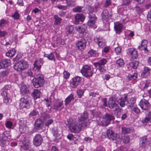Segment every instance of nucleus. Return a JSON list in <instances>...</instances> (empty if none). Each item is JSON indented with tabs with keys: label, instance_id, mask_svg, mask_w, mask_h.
Masks as SVG:
<instances>
[{
	"label": "nucleus",
	"instance_id": "f257e3e1",
	"mask_svg": "<svg viewBox=\"0 0 151 151\" xmlns=\"http://www.w3.org/2000/svg\"><path fill=\"white\" fill-rule=\"evenodd\" d=\"M67 122L69 126V129L71 132L78 133L86 128L83 125L80 124L78 121V123L75 120L72 118L68 119Z\"/></svg>",
	"mask_w": 151,
	"mask_h": 151
},
{
	"label": "nucleus",
	"instance_id": "f03ea898",
	"mask_svg": "<svg viewBox=\"0 0 151 151\" xmlns=\"http://www.w3.org/2000/svg\"><path fill=\"white\" fill-rule=\"evenodd\" d=\"M11 138V135L9 131L4 132L2 137H0V144L1 145L4 146L9 144V141Z\"/></svg>",
	"mask_w": 151,
	"mask_h": 151
},
{
	"label": "nucleus",
	"instance_id": "7ed1b4c3",
	"mask_svg": "<svg viewBox=\"0 0 151 151\" xmlns=\"http://www.w3.org/2000/svg\"><path fill=\"white\" fill-rule=\"evenodd\" d=\"M28 66L27 62L22 60L15 63L14 65L13 68L15 70L20 71L27 69Z\"/></svg>",
	"mask_w": 151,
	"mask_h": 151
},
{
	"label": "nucleus",
	"instance_id": "20e7f679",
	"mask_svg": "<svg viewBox=\"0 0 151 151\" xmlns=\"http://www.w3.org/2000/svg\"><path fill=\"white\" fill-rule=\"evenodd\" d=\"M32 83L35 88H38L43 86L44 83L43 76L38 74L37 76V78L33 79Z\"/></svg>",
	"mask_w": 151,
	"mask_h": 151
},
{
	"label": "nucleus",
	"instance_id": "39448f33",
	"mask_svg": "<svg viewBox=\"0 0 151 151\" xmlns=\"http://www.w3.org/2000/svg\"><path fill=\"white\" fill-rule=\"evenodd\" d=\"M88 115L86 111L82 113L80 118H78V121L80 124H82L87 127L90 124V122L88 119Z\"/></svg>",
	"mask_w": 151,
	"mask_h": 151
},
{
	"label": "nucleus",
	"instance_id": "423d86ee",
	"mask_svg": "<svg viewBox=\"0 0 151 151\" xmlns=\"http://www.w3.org/2000/svg\"><path fill=\"white\" fill-rule=\"evenodd\" d=\"M30 101V97H24L20 100L19 107L20 109L25 108H28L29 107V102Z\"/></svg>",
	"mask_w": 151,
	"mask_h": 151
},
{
	"label": "nucleus",
	"instance_id": "0eeeda50",
	"mask_svg": "<svg viewBox=\"0 0 151 151\" xmlns=\"http://www.w3.org/2000/svg\"><path fill=\"white\" fill-rule=\"evenodd\" d=\"M81 72L83 76L86 77L91 76L93 75V72L91 67L87 65L83 66L81 70Z\"/></svg>",
	"mask_w": 151,
	"mask_h": 151
},
{
	"label": "nucleus",
	"instance_id": "6e6552de",
	"mask_svg": "<svg viewBox=\"0 0 151 151\" xmlns=\"http://www.w3.org/2000/svg\"><path fill=\"white\" fill-rule=\"evenodd\" d=\"M20 140V144L21 147L24 150H27L29 148L30 143L26 137L22 136Z\"/></svg>",
	"mask_w": 151,
	"mask_h": 151
},
{
	"label": "nucleus",
	"instance_id": "1a4fd4ad",
	"mask_svg": "<svg viewBox=\"0 0 151 151\" xmlns=\"http://www.w3.org/2000/svg\"><path fill=\"white\" fill-rule=\"evenodd\" d=\"M114 116L112 115L106 114L103 116V120L102 122L103 125L106 126L110 124L111 121L114 119Z\"/></svg>",
	"mask_w": 151,
	"mask_h": 151
},
{
	"label": "nucleus",
	"instance_id": "9d476101",
	"mask_svg": "<svg viewBox=\"0 0 151 151\" xmlns=\"http://www.w3.org/2000/svg\"><path fill=\"white\" fill-rule=\"evenodd\" d=\"M86 41L84 38H82L76 43V47L78 50L83 51L86 45Z\"/></svg>",
	"mask_w": 151,
	"mask_h": 151
},
{
	"label": "nucleus",
	"instance_id": "9b49d317",
	"mask_svg": "<svg viewBox=\"0 0 151 151\" xmlns=\"http://www.w3.org/2000/svg\"><path fill=\"white\" fill-rule=\"evenodd\" d=\"M88 17L89 18V20L87 22L88 26L94 28H96V26L95 25V23L96 18L95 17V15L89 14L88 16Z\"/></svg>",
	"mask_w": 151,
	"mask_h": 151
},
{
	"label": "nucleus",
	"instance_id": "f8f14e48",
	"mask_svg": "<svg viewBox=\"0 0 151 151\" xmlns=\"http://www.w3.org/2000/svg\"><path fill=\"white\" fill-rule=\"evenodd\" d=\"M7 86H5L4 88L3 89V92L1 93V95L4 96V103L7 104L10 103L11 101V100L7 96L8 94V91L9 90L6 89Z\"/></svg>",
	"mask_w": 151,
	"mask_h": 151
},
{
	"label": "nucleus",
	"instance_id": "ddd939ff",
	"mask_svg": "<svg viewBox=\"0 0 151 151\" xmlns=\"http://www.w3.org/2000/svg\"><path fill=\"white\" fill-rule=\"evenodd\" d=\"M139 105L142 109L145 110H148L150 106V104L148 101L144 99L141 100L139 104Z\"/></svg>",
	"mask_w": 151,
	"mask_h": 151
},
{
	"label": "nucleus",
	"instance_id": "4468645a",
	"mask_svg": "<svg viewBox=\"0 0 151 151\" xmlns=\"http://www.w3.org/2000/svg\"><path fill=\"white\" fill-rule=\"evenodd\" d=\"M43 141V139L41 135L37 134L35 135L33 139V144L36 146H38L41 145Z\"/></svg>",
	"mask_w": 151,
	"mask_h": 151
},
{
	"label": "nucleus",
	"instance_id": "2eb2a0df",
	"mask_svg": "<svg viewBox=\"0 0 151 151\" xmlns=\"http://www.w3.org/2000/svg\"><path fill=\"white\" fill-rule=\"evenodd\" d=\"M73 82L70 83V86L73 88H75L79 85L81 81V78L79 76H76L73 78L72 79Z\"/></svg>",
	"mask_w": 151,
	"mask_h": 151
},
{
	"label": "nucleus",
	"instance_id": "dca6fc26",
	"mask_svg": "<svg viewBox=\"0 0 151 151\" xmlns=\"http://www.w3.org/2000/svg\"><path fill=\"white\" fill-rule=\"evenodd\" d=\"M128 53L130 55L131 58L133 59H135L138 57L137 52L134 48H130L128 49Z\"/></svg>",
	"mask_w": 151,
	"mask_h": 151
},
{
	"label": "nucleus",
	"instance_id": "f3484780",
	"mask_svg": "<svg viewBox=\"0 0 151 151\" xmlns=\"http://www.w3.org/2000/svg\"><path fill=\"white\" fill-rule=\"evenodd\" d=\"M148 44V42L146 40H143L142 41L141 44L138 47V49L139 50H144L145 52H147L148 50L147 49V45Z\"/></svg>",
	"mask_w": 151,
	"mask_h": 151
},
{
	"label": "nucleus",
	"instance_id": "a211bd4d",
	"mask_svg": "<svg viewBox=\"0 0 151 151\" xmlns=\"http://www.w3.org/2000/svg\"><path fill=\"white\" fill-rule=\"evenodd\" d=\"M106 135L110 139L114 140L116 139V134L114 133L111 130L108 129L107 131Z\"/></svg>",
	"mask_w": 151,
	"mask_h": 151
},
{
	"label": "nucleus",
	"instance_id": "6ab92c4d",
	"mask_svg": "<svg viewBox=\"0 0 151 151\" xmlns=\"http://www.w3.org/2000/svg\"><path fill=\"white\" fill-rule=\"evenodd\" d=\"M43 125V122L40 119L36 120L35 122V127L37 130H40L42 129Z\"/></svg>",
	"mask_w": 151,
	"mask_h": 151
},
{
	"label": "nucleus",
	"instance_id": "aec40b11",
	"mask_svg": "<svg viewBox=\"0 0 151 151\" xmlns=\"http://www.w3.org/2000/svg\"><path fill=\"white\" fill-rule=\"evenodd\" d=\"M75 22L76 24H78L79 21L83 22L85 19V17L82 14H77L75 17Z\"/></svg>",
	"mask_w": 151,
	"mask_h": 151
},
{
	"label": "nucleus",
	"instance_id": "412c9836",
	"mask_svg": "<svg viewBox=\"0 0 151 151\" xmlns=\"http://www.w3.org/2000/svg\"><path fill=\"white\" fill-rule=\"evenodd\" d=\"M102 18L103 22L105 20H109L110 19V15L109 14L108 11L106 9H104L102 14Z\"/></svg>",
	"mask_w": 151,
	"mask_h": 151
},
{
	"label": "nucleus",
	"instance_id": "4be33fe9",
	"mask_svg": "<svg viewBox=\"0 0 151 151\" xmlns=\"http://www.w3.org/2000/svg\"><path fill=\"white\" fill-rule=\"evenodd\" d=\"M147 142V140L146 137L145 136L141 138L139 143L140 147L142 148H145L147 146L146 144Z\"/></svg>",
	"mask_w": 151,
	"mask_h": 151
},
{
	"label": "nucleus",
	"instance_id": "5701e85b",
	"mask_svg": "<svg viewBox=\"0 0 151 151\" xmlns=\"http://www.w3.org/2000/svg\"><path fill=\"white\" fill-rule=\"evenodd\" d=\"M86 28V26L84 24H81L76 27L77 30L80 33H83L84 32Z\"/></svg>",
	"mask_w": 151,
	"mask_h": 151
},
{
	"label": "nucleus",
	"instance_id": "b1692460",
	"mask_svg": "<svg viewBox=\"0 0 151 151\" xmlns=\"http://www.w3.org/2000/svg\"><path fill=\"white\" fill-rule=\"evenodd\" d=\"M107 62L106 59L104 58L97 62L94 63L93 64L96 67H97L98 66H104Z\"/></svg>",
	"mask_w": 151,
	"mask_h": 151
},
{
	"label": "nucleus",
	"instance_id": "393cba45",
	"mask_svg": "<svg viewBox=\"0 0 151 151\" xmlns=\"http://www.w3.org/2000/svg\"><path fill=\"white\" fill-rule=\"evenodd\" d=\"M122 27V24L121 23L115 25L114 28L116 33L119 34L121 33Z\"/></svg>",
	"mask_w": 151,
	"mask_h": 151
},
{
	"label": "nucleus",
	"instance_id": "a878e982",
	"mask_svg": "<svg viewBox=\"0 0 151 151\" xmlns=\"http://www.w3.org/2000/svg\"><path fill=\"white\" fill-rule=\"evenodd\" d=\"M32 95L35 99L39 98L40 96V91L37 89H34Z\"/></svg>",
	"mask_w": 151,
	"mask_h": 151
},
{
	"label": "nucleus",
	"instance_id": "bb28decb",
	"mask_svg": "<svg viewBox=\"0 0 151 151\" xmlns=\"http://www.w3.org/2000/svg\"><path fill=\"white\" fill-rule=\"evenodd\" d=\"M16 52V50L14 49L13 48L7 52L6 55L7 56L12 58L15 55Z\"/></svg>",
	"mask_w": 151,
	"mask_h": 151
},
{
	"label": "nucleus",
	"instance_id": "cd10ccee",
	"mask_svg": "<svg viewBox=\"0 0 151 151\" xmlns=\"http://www.w3.org/2000/svg\"><path fill=\"white\" fill-rule=\"evenodd\" d=\"M150 69L148 67H144L143 72L142 73V75L143 77H146L149 75Z\"/></svg>",
	"mask_w": 151,
	"mask_h": 151
},
{
	"label": "nucleus",
	"instance_id": "c85d7f7f",
	"mask_svg": "<svg viewBox=\"0 0 151 151\" xmlns=\"http://www.w3.org/2000/svg\"><path fill=\"white\" fill-rule=\"evenodd\" d=\"M66 33L67 35H69L73 33L74 28L72 25L67 26L66 27Z\"/></svg>",
	"mask_w": 151,
	"mask_h": 151
},
{
	"label": "nucleus",
	"instance_id": "c756f323",
	"mask_svg": "<svg viewBox=\"0 0 151 151\" xmlns=\"http://www.w3.org/2000/svg\"><path fill=\"white\" fill-rule=\"evenodd\" d=\"M20 92L22 94L24 95L28 92V90L27 86L25 85H22L20 88Z\"/></svg>",
	"mask_w": 151,
	"mask_h": 151
},
{
	"label": "nucleus",
	"instance_id": "7c9ffc66",
	"mask_svg": "<svg viewBox=\"0 0 151 151\" xmlns=\"http://www.w3.org/2000/svg\"><path fill=\"white\" fill-rule=\"evenodd\" d=\"M74 99L73 95L72 93L70 94L65 99V105H67L71 101L73 100Z\"/></svg>",
	"mask_w": 151,
	"mask_h": 151
},
{
	"label": "nucleus",
	"instance_id": "2f4dec72",
	"mask_svg": "<svg viewBox=\"0 0 151 151\" xmlns=\"http://www.w3.org/2000/svg\"><path fill=\"white\" fill-rule=\"evenodd\" d=\"M118 105V103L115 101L112 100L109 101V106L111 109H113L114 108L116 107Z\"/></svg>",
	"mask_w": 151,
	"mask_h": 151
},
{
	"label": "nucleus",
	"instance_id": "473e14b6",
	"mask_svg": "<svg viewBox=\"0 0 151 151\" xmlns=\"http://www.w3.org/2000/svg\"><path fill=\"white\" fill-rule=\"evenodd\" d=\"M1 61L4 68L8 67L11 64V61L9 59H4Z\"/></svg>",
	"mask_w": 151,
	"mask_h": 151
},
{
	"label": "nucleus",
	"instance_id": "72a5a7b5",
	"mask_svg": "<svg viewBox=\"0 0 151 151\" xmlns=\"http://www.w3.org/2000/svg\"><path fill=\"white\" fill-rule=\"evenodd\" d=\"M41 61V60H36L34 63V68H36V70H39L40 69L42 64Z\"/></svg>",
	"mask_w": 151,
	"mask_h": 151
},
{
	"label": "nucleus",
	"instance_id": "f704fd0d",
	"mask_svg": "<svg viewBox=\"0 0 151 151\" xmlns=\"http://www.w3.org/2000/svg\"><path fill=\"white\" fill-rule=\"evenodd\" d=\"M53 18L55 19L54 24L55 25H58L61 22L62 19L59 17L57 15H55L54 16Z\"/></svg>",
	"mask_w": 151,
	"mask_h": 151
},
{
	"label": "nucleus",
	"instance_id": "c9c22d12",
	"mask_svg": "<svg viewBox=\"0 0 151 151\" xmlns=\"http://www.w3.org/2000/svg\"><path fill=\"white\" fill-rule=\"evenodd\" d=\"M44 56L47 58L49 60H53L54 62L55 61V57L53 52H51L49 55L45 54Z\"/></svg>",
	"mask_w": 151,
	"mask_h": 151
},
{
	"label": "nucleus",
	"instance_id": "e433bc0d",
	"mask_svg": "<svg viewBox=\"0 0 151 151\" xmlns=\"http://www.w3.org/2000/svg\"><path fill=\"white\" fill-rule=\"evenodd\" d=\"M136 99L134 98H131L127 101V105L128 106L131 107L135 102Z\"/></svg>",
	"mask_w": 151,
	"mask_h": 151
},
{
	"label": "nucleus",
	"instance_id": "4c0bfd02",
	"mask_svg": "<svg viewBox=\"0 0 151 151\" xmlns=\"http://www.w3.org/2000/svg\"><path fill=\"white\" fill-rule=\"evenodd\" d=\"M137 77V73H134L132 75L129 74L127 77L129 80H133L136 79Z\"/></svg>",
	"mask_w": 151,
	"mask_h": 151
},
{
	"label": "nucleus",
	"instance_id": "58836bf2",
	"mask_svg": "<svg viewBox=\"0 0 151 151\" xmlns=\"http://www.w3.org/2000/svg\"><path fill=\"white\" fill-rule=\"evenodd\" d=\"M19 131L21 133H24L27 132L28 131V127L26 125L24 126L19 127Z\"/></svg>",
	"mask_w": 151,
	"mask_h": 151
},
{
	"label": "nucleus",
	"instance_id": "ea45409f",
	"mask_svg": "<svg viewBox=\"0 0 151 151\" xmlns=\"http://www.w3.org/2000/svg\"><path fill=\"white\" fill-rule=\"evenodd\" d=\"M120 102L119 104L122 107H124L125 106V103L127 101V96L124 97V98H121L119 99Z\"/></svg>",
	"mask_w": 151,
	"mask_h": 151
},
{
	"label": "nucleus",
	"instance_id": "a19ab883",
	"mask_svg": "<svg viewBox=\"0 0 151 151\" xmlns=\"http://www.w3.org/2000/svg\"><path fill=\"white\" fill-rule=\"evenodd\" d=\"M138 62L135 60H133L130 63V65L131 67L132 68L134 69H135L137 68V67L138 65Z\"/></svg>",
	"mask_w": 151,
	"mask_h": 151
},
{
	"label": "nucleus",
	"instance_id": "79ce46f5",
	"mask_svg": "<svg viewBox=\"0 0 151 151\" xmlns=\"http://www.w3.org/2000/svg\"><path fill=\"white\" fill-rule=\"evenodd\" d=\"M94 40L96 42L98 43L102 42V41H104V40L102 37L97 36L94 38Z\"/></svg>",
	"mask_w": 151,
	"mask_h": 151
},
{
	"label": "nucleus",
	"instance_id": "37998d69",
	"mask_svg": "<svg viewBox=\"0 0 151 151\" xmlns=\"http://www.w3.org/2000/svg\"><path fill=\"white\" fill-rule=\"evenodd\" d=\"M122 133L125 134L130 133L131 132V129L129 128H126L125 127H122Z\"/></svg>",
	"mask_w": 151,
	"mask_h": 151
},
{
	"label": "nucleus",
	"instance_id": "c03bdc74",
	"mask_svg": "<svg viewBox=\"0 0 151 151\" xmlns=\"http://www.w3.org/2000/svg\"><path fill=\"white\" fill-rule=\"evenodd\" d=\"M121 111V109L119 107L116 108L114 110V114L117 116V117H119L120 115V114Z\"/></svg>",
	"mask_w": 151,
	"mask_h": 151
},
{
	"label": "nucleus",
	"instance_id": "a18cd8bd",
	"mask_svg": "<svg viewBox=\"0 0 151 151\" xmlns=\"http://www.w3.org/2000/svg\"><path fill=\"white\" fill-rule=\"evenodd\" d=\"M76 137L77 135L74 136L72 134H69L67 136V138L70 140L75 141Z\"/></svg>",
	"mask_w": 151,
	"mask_h": 151
},
{
	"label": "nucleus",
	"instance_id": "49530a36",
	"mask_svg": "<svg viewBox=\"0 0 151 151\" xmlns=\"http://www.w3.org/2000/svg\"><path fill=\"white\" fill-rule=\"evenodd\" d=\"M67 4L69 6H74L76 5L75 0H66Z\"/></svg>",
	"mask_w": 151,
	"mask_h": 151
},
{
	"label": "nucleus",
	"instance_id": "de8ad7c7",
	"mask_svg": "<svg viewBox=\"0 0 151 151\" xmlns=\"http://www.w3.org/2000/svg\"><path fill=\"white\" fill-rule=\"evenodd\" d=\"M63 101H61L59 102L58 104L57 105H54L53 106L52 109L55 110H57L58 108L62 106L63 104Z\"/></svg>",
	"mask_w": 151,
	"mask_h": 151
},
{
	"label": "nucleus",
	"instance_id": "09e8293b",
	"mask_svg": "<svg viewBox=\"0 0 151 151\" xmlns=\"http://www.w3.org/2000/svg\"><path fill=\"white\" fill-rule=\"evenodd\" d=\"M98 67L99 70L101 73H103L106 71V68L104 66H98Z\"/></svg>",
	"mask_w": 151,
	"mask_h": 151
},
{
	"label": "nucleus",
	"instance_id": "8fccbe9b",
	"mask_svg": "<svg viewBox=\"0 0 151 151\" xmlns=\"http://www.w3.org/2000/svg\"><path fill=\"white\" fill-rule=\"evenodd\" d=\"M142 122L143 124L146 123L148 122H151V119L146 116V117L142 120Z\"/></svg>",
	"mask_w": 151,
	"mask_h": 151
},
{
	"label": "nucleus",
	"instance_id": "3c124183",
	"mask_svg": "<svg viewBox=\"0 0 151 151\" xmlns=\"http://www.w3.org/2000/svg\"><path fill=\"white\" fill-rule=\"evenodd\" d=\"M83 7L77 6L73 9V11L75 12H81Z\"/></svg>",
	"mask_w": 151,
	"mask_h": 151
},
{
	"label": "nucleus",
	"instance_id": "603ef678",
	"mask_svg": "<svg viewBox=\"0 0 151 151\" xmlns=\"http://www.w3.org/2000/svg\"><path fill=\"white\" fill-rule=\"evenodd\" d=\"M44 101H45V104L46 106L47 107H50L51 103V99H45Z\"/></svg>",
	"mask_w": 151,
	"mask_h": 151
},
{
	"label": "nucleus",
	"instance_id": "864d4df0",
	"mask_svg": "<svg viewBox=\"0 0 151 151\" xmlns=\"http://www.w3.org/2000/svg\"><path fill=\"white\" fill-rule=\"evenodd\" d=\"M130 139L129 137L127 136H124L123 139V142L125 143H129L130 142Z\"/></svg>",
	"mask_w": 151,
	"mask_h": 151
},
{
	"label": "nucleus",
	"instance_id": "5fc2aeb1",
	"mask_svg": "<svg viewBox=\"0 0 151 151\" xmlns=\"http://www.w3.org/2000/svg\"><path fill=\"white\" fill-rule=\"evenodd\" d=\"M9 73V71L7 70L3 71L0 73V76L1 77L4 78Z\"/></svg>",
	"mask_w": 151,
	"mask_h": 151
},
{
	"label": "nucleus",
	"instance_id": "6e6d98bb",
	"mask_svg": "<svg viewBox=\"0 0 151 151\" xmlns=\"http://www.w3.org/2000/svg\"><path fill=\"white\" fill-rule=\"evenodd\" d=\"M84 92V91L81 89H79L77 91V93L79 97L81 98L83 95Z\"/></svg>",
	"mask_w": 151,
	"mask_h": 151
},
{
	"label": "nucleus",
	"instance_id": "4d7b16f0",
	"mask_svg": "<svg viewBox=\"0 0 151 151\" xmlns=\"http://www.w3.org/2000/svg\"><path fill=\"white\" fill-rule=\"evenodd\" d=\"M116 63L120 66H121L124 65L123 60L122 59L120 58L117 60Z\"/></svg>",
	"mask_w": 151,
	"mask_h": 151
},
{
	"label": "nucleus",
	"instance_id": "13d9d810",
	"mask_svg": "<svg viewBox=\"0 0 151 151\" xmlns=\"http://www.w3.org/2000/svg\"><path fill=\"white\" fill-rule=\"evenodd\" d=\"M38 114V111L36 110L35 109H34L30 113L29 115L32 116H35L37 115Z\"/></svg>",
	"mask_w": 151,
	"mask_h": 151
},
{
	"label": "nucleus",
	"instance_id": "bf43d9fd",
	"mask_svg": "<svg viewBox=\"0 0 151 151\" xmlns=\"http://www.w3.org/2000/svg\"><path fill=\"white\" fill-rule=\"evenodd\" d=\"M7 23V22L4 19H2L0 22V28L4 27L5 24Z\"/></svg>",
	"mask_w": 151,
	"mask_h": 151
},
{
	"label": "nucleus",
	"instance_id": "052dcab7",
	"mask_svg": "<svg viewBox=\"0 0 151 151\" xmlns=\"http://www.w3.org/2000/svg\"><path fill=\"white\" fill-rule=\"evenodd\" d=\"M103 23L104 24V27L106 28V30L109 29L110 24L109 20H105Z\"/></svg>",
	"mask_w": 151,
	"mask_h": 151
},
{
	"label": "nucleus",
	"instance_id": "680f3d73",
	"mask_svg": "<svg viewBox=\"0 0 151 151\" xmlns=\"http://www.w3.org/2000/svg\"><path fill=\"white\" fill-rule=\"evenodd\" d=\"M12 124V123L10 121H7L5 124V125L6 127L9 129L11 128Z\"/></svg>",
	"mask_w": 151,
	"mask_h": 151
},
{
	"label": "nucleus",
	"instance_id": "e2e57ef3",
	"mask_svg": "<svg viewBox=\"0 0 151 151\" xmlns=\"http://www.w3.org/2000/svg\"><path fill=\"white\" fill-rule=\"evenodd\" d=\"M88 55L89 57L94 56L95 55V51L93 50H91L88 52Z\"/></svg>",
	"mask_w": 151,
	"mask_h": 151
},
{
	"label": "nucleus",
	"instance_id": "0e129e2a",
	"mask_svg": "<svg viewBox=\"0 0 151 151\" xmlns=\"http://www.w3.org/2000/svg\"><path fill=\"white\" fill-rule=\"evenodd\" d=\"M63 77L65 79L68 78L70 75V73L68 72L65 71H64L63 73Z\"/></svg>",
	"mask_w": 151,
	"mask_h": 151
},
{
	"label": "nucleus",
	"instance_id": "69168bd1",
	"mask_svg": "<svg viewBox=\"0 0 151 151\" xmlns=\"http://www.w3.org/2000/svg\"><path fill=\"white\" fill-rule=\"evenodd\" d=\"M115 50L118 55L120 54L121 51V48L120 47H118L115 48Z\"/></svg>",
	"mask_w": 151,
	"mask_h": 151
},
{
	"label": "nucleus",
	"instance_id": "338daca9",
	"mask_svg": "<svg viewBox=\"0 0 151 151\" xmlns=\"http://www.w3.org/2000/svg\"><path fill=\"white\" fill-rule=\"evenodd\" d=\"M53 122L52 119H50L48 120L45 124V125L46 126L48 127L49 126L52 124Z\"/></svg>",
	"mask_w": 151,
	"mask_h": 151
},
{
	"label": "nucleus",
	"instance_id": "774afa93",
	"mask_svg": "<svg viewBox=\"0 0 151 151\" xmlns=\"http://www.w3.org/2000/svg\"><path fill=\"white\" fill-rule=\"evenodd\" d=\"M12 17H13L14 19H18L19 17V14L18 12H16L12 16Z\"/></svg>",
	"mask_w": 151,
	"mask_h": 151
}]
</instances>
